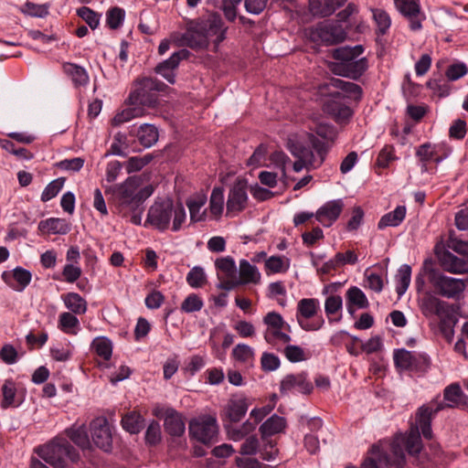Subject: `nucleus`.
Listing matches in <instances>:
<instances>
[{
    "label": "nucleus",
    "mask_w": 468,
    "mask_h": 468,
    "mask_svg": "<svg viewBox=\"0 0 468 468\" xmlns=\"http://www.w3.org/2000/svg\"><path fill=\"white\" fill-rule=\"evenodd\" d=\"M77 14L92 28L95 29L100 23L99 15L90 7L82 6L78 9Z\"/></svg>",
    "instance_id": "nucleus-61"
},
{
    "label": "nucleus",
    "mask_w": 468,
    "mask_h": 468,
    "mask_svg": "<svg viewBox=\"0 0 468 468\" xmlns=\"http://www.w3.org/2000/svg\"><path fill=\"white\" fill-rule=\"evenodd\" d=\"M186 282L192 288L203 287L207 282L205 270L200 266L193 267L186 275Z\"/></svg>",
    "instance_id": "nucleus-54"
},
{
    "label": "nucleus",
    "mask_w": 468,
    "mask_h": 468,
    "mask_svg": "<svg viewBox=\"0 0 468 468\" xmlns=\"http://www.w3.org/2000/svg\"><path fill=\"white\" fill-rule=\"evenodd\" d=\"M442 410V406L432 408L422 405L417 412L416 425L410 428L407 435L399 434L395 437L390 444L393 453L394 465L401 467L405 463L404 448L410 454H418L421 450L420 430L425 439L432 438L431 419L434 414Z\"/></svg>",
    "instance_id": "nucleus-2"
},
{
    "label": "nucleus",
    "mask_w": 468,
    "mask_h": 468,
    "mask_svg": "<svg viewBox=\"0 0 468 468\" xmlns=\"http://www.w3.org/2000/svg\"><path fill=\"white\" fill-rule=\"evenodd\" d=\"M248 182L243 178H237L230 186L227 199V215L235 216L245 209L248 203Z\"/></svg>",
    "instance_id": "nucleus-15"
},
{
    "label": "nucleus",
    "mask_w": 468,
    "mask_h": 468,
    "mask_svg": "<svg viewBox=\"0 0 468 468\" xmlns=\"http://www.w3.org/2000/svg\"><path fill=\"white\" fill-rule=\"evenodd\" d=\"M333 27L328 25H318L311 29L310 37L315 42L333 43L335 37L332 32Z\"/></svg>",
    "instance_id": "nucleus-53"
},
{
    "label": "nucleus",
    "mask_w": 468,
    "mask_h": 468,
    "mask_svg": "<svg viewBox=\"0 0 468 468\" xmlns=\"http://www.w3.org/2000/svg\"><path fill=\"white\" fill-rule=\"evenodd\" d=\"M19 357L17 350L11 344L4 345L0 349V359L6 365L16 364Z\"/></svg>",
    "instance_id": "nucleus-60"
},
{
    "label": "nucleus",
    "mask_w": 468,
    "mask_h": 468,
    "mask_svg": "<svg viewBox=\"0 0 468 468\" xmlns=\"http://www.w3.org/2000/svg\"><path fill=\"white\" fill-rule=\"evenodd\" d=\"M224 203L225 197L223 188H213L209 200V211L216 218L221 216L224 209Z\"/></svg>",
    "instance_id": "nucleus-46"
},
{
    "label": "nucleus",
    "mask_w": 468,
    "mask_h": 468,
    "mask_svg": "<svg viewBox=\"0 0 468 468\" xmlns=\"http://www.w3.org/2000/svg\"><path fill=\"white\" fill-rule=\"evenodd\" d=\"M138 176H129L122 183L104 186L106 195H111L116 208L122 217H130L134 225H142L144 202L154 191L152 185L141 186Z\"/></svg>",
    "instance_id": "nucleus-1"
},
{
    "label": "nucleus",
    "mask_w": 468,
    "mask_h": 468,
    "mask_svg": "<svg viewBox=\"0 0 468 468\" xmlns=\"http://www.w3.org/2000/svg\"><path fill=\"white\" fill-rule=\"evenodd\" d=\"M313 390L312 383L307 379L306 373L286 375L280 383V392L282 395L309 394Z\"/></svg>",
    "instance_id": "nucleus-18"
},
{
    "label": "nucleus",
    "mask_w": 468,
    "mask_h": 468,
    "mask_svg": "<svg viewBox=\"0 0 468 468\" xmlns=\"http://www.w3.org/2000/svg\"><path fill=\"white\" fill-rule=\"evenodd\" d=\"M231 355L235 361L244 365H250L254 360L255 352L252 347L246 344H238L233 348Z\"/></svg>",
    "instance_id": "nucleus-45"
},
{
    "label": "nucleus",
    "mask_w": 468,
    "mask_h": 468,
    "mask_svg": "<svg viewBox=\"0 0 468 468\" xmlns=\"http://www.w3.org/2000/svg\"><path fill=\"white\" fill-rule=\"evenodd\" d=\"M316 137L313 133L296 134L298 138L308 147L313 148L320 156L319 163L324 161V154L326 152V142L333 141L335 137V129L328 124L320 123L315 127Z\"/></svg>",
    "instance_id": "nucleus-11"
},
{
    "label": "nucleus",
    "mask_w": 468,
    "mask_h": 468,
    "mask_svg": "<svg viewBox=\"0 0 468 468\" xmlns=\"http://www.w3.org/2000/svg\"><path fill=\"white\" fill-rule=\"evenodd\" d=\"M68 435L78 446L83 449L90 446V439L85 425L73 426L68 430Z\"/></svg>",
    "instance_id": "nucleus-52"
},
{
    "label": "nucleus",
    "mask_w": 468,
    "mask_h": 468,
    "mask_svg": "<svg viewBox=\"0 0 468 468\" xmlns=\"http://www.w3.org/2000/svg\"><path fill=\"white\" fill-rule=\"evenodd\" d=\"M91 348L95 353L105 360H109L112 354V344L104 336L96 337L91 343Z\"/></svg>",
    "instance_id": "nucleus-50"
},
{
    "label": "nucleus",
    "mask_w": 468,
    "mask_h": 468,
    "mask_svg": "<svg viewBox=\"0 0 468 468\" xmlns=\"http://www.w3.org/2000/svg\"><path fill=\"white\" fill-rule=\"evenodd\" d=\"M217 278L219 281L218 284L228 282L234 280L237 273V265L231 256L217 258L214 261Z\"/></svg>",
    "instance_id": "nucleus-25"
},
{
    "label": "nucleus",
    "mask_w": 468,
    "mask_h": 468,
    "mask_svg": "<svg viewBox=\"0 0 468 468\" xmlns=\"http://www.w3.org/2000/svg\"><path fill=\"white\" fill-rule=\"evenodd\" d=\"M63 70L76 87L86 86L89 83V75L83 67L67 62L63 64Z\"/></svg>",
    "instance_id": "nucleus-37"
},
{
    "label": "nucleus",
    "mask_w": 468,
    "mask_h": 468,
    "mask_svg": "<svg viewBox=\"0 0 468 468\" xmlns=\"http://www.w3.org/2000/svg\"><path fill=\"white\" fill-rule=\"evenodd\" d=\"M189 433L204 444L213 442L218 434V424L216 417L202 415L192 420L189 423Z\"/></svg>",
    "instance_id": "nucleus-12"
},
{
    "label": "nucleus",
    "mask_w": 468,
    "mask_h": 468,
    "mask_svg": "<svg viewBox=\"0 0 468 468\" xmlns=\"http://www.w3.org/2000/svg\"><path fill=\"white\" fill-rule=\"evenodd\" d=\"M406 216V207L404 206H398L393 211L385 214L378 221V227L382 229L386 227L399 226Z\"/></svg>",
    "instance_id": "nucleus-41"
},
{
    "label": "nucleus",
    "mask_w": 468,
    "mask_h": 468,
    "mask_svg": "<svg viewBox=\"0 0 468 468\" xmlns=\"http://www.w3.org/2000/svg\"><path fill=\"white\" fill-rule=\"evenodd\" d=\"M78 314L62 312L58 320V328L67 335H77L80 330Z\"/></svg>",
    "instance_id": "nucleus-39"
},
{
    "label": "nucleus",
    "mask_w": 468,
    "mask_h": 468,
    "mask_svg": "<svg viewBox=\"0 0 468 468\" xmlns=\"http://www.w3.org/2000/svg\"><path fill=\"white\" fill-rule=\"evenodd\" d=\"M71 226L64 218H49L38 223V229L48 234L65 235L69 232Z\"/></svg>",
    "instance_id": "nucleus-30"
},
{
    "label": "nucleus",
    "mask_w": 468,
    "mask_h": 468,
    "mask_svg": "<svg viewBox=\"0 0 468 468\" xmlns=\"http://www.w3.org/2000/svg\"><path fill=\"white\" fill-rule=\"evenodd\" d=\"M289 267L290 260L284 256H271L265 261L267 274L285 272Z\"/></svg>",
    "instance_id": "nucleus-43"
},
{
    "label": "nucleus",
    "mask_w": 468,
    "mask_h": 468,
    "mask_svg": "<svg viewBox=\"0 0 468 468\" xmlns=\"http://www.w3.org/2000/svg\"><path fill=\"white\" fill-rule=\"evenodd\" d=\"M463 391L458 384H452L444 389V399L446 404L439 403L437 407L442 406L454 408L457 407L462 401Z\"/></svg>",
    "instance_id": "nucleus-47"
},
{
    "label": "nucleus",
    "mask_w": 468,
    "mask_h": 468,
    "mask_svg": "<svg viewBox=\"0 0 468 468\" xmlns=\"http://www.w3.org/2000/svg\"><path fill=\"white\" fill-rule=\"evenodd\" d=\"M2 399L0 407L3 410L17 408L24 401V396L18 391L16 384L11 378L5 379L1 387Z\"/></svg>",
    "instance_id": "nucleus-23"
},
{
    "label": "nucleus",
    "mask_w": 468,
    "mask_h": 468,
    "mask_svg": "<svg viewBox=\"0 0 468 468\" xmlns=\"http://www.w3.org/2000/svg\"><path fill=\"white\" fill-rule=\"evenodd\" d=\"M343 207L341 199L328 201L315 212V218L324 227H330L340 216Z\"/></svg>",
    "instance_id": "nucleus-22"
},
{
    "label": "nucleus",
    "mask_w": 468,
    "mask_h": 468,
    "mask_svg": "<svg viewBox=\"0 0 468 468\" xmlns=\"http://www.w3.org/2000/svg\"><path fill=\"white\" fill-rule=\"evenodd\" d=\"M364 51L361 45L345 47L335 50V57L339 60L333 68V71L340 76L358 79L368 68L366 58H358Z\"/></svg>",
    "instance_id": "nucleus-5"
},
{
    "label": "nucleus",
    "mask_w": 468,
    "mask_h": 468,
    "mask_svg": "<svg viewBox=\"0 0 468 468\" xmlns=\"http://www.w3.org/2000/svg\"><path fill=\"white\" fill-rule=\"evenodd\" d=\"M203 307V299L197 293H190L181 303L180 310L186 314H192L200 311Z\"/></svg>",
    "instance_id": "nucleus-56"
},
{
    "label": "nucleus",
    "mask_w": 468,
    "mask_h": 468,
    "mask_svg": "<svg viewBox=\"0 0 468 468\" xmlns=\"http://www.w3.org/2000/svg\"><path fill=\"white\" fill-rule=\"evenodd\" d=\"M35 452L54 468H66L67 458L71 461L78 458L75 449L66 440H57L38 446Z\"/></svg>",
    "instance_id": "nucleus-6"
},
{
    "label": "nucleus",
    "mask_w": 468,
    "mask_h": 468,
    "mask_svg": "<svg viewBox=\"0 0 468 468\" xmlns=\"http://www.w3.org/2000/svg\"><path fill=\"white\" fill-rule=\"evenodd\" d=\"M282 353L291 363H300L310 357L309 354L303 347L290 345L289 343L284 345Z\"/></svg>",
    "instance_id": "nucleus-51"
},
{
    "label": "nucleus",
    "mask_w": 468,
    "mask_h": 468,
    "mask_svg": "<svg viewBox=\"0 0 468 468\" xmlns=\"http://www.w3.org/2000/svg\"><path fill=\"white\" fill-rule=\"evenodd\" d=\"M397 10L406 17L419 15L420 4L418 0H394Z\"/></svg>",
    "instance_id": "nucleus-55"
},
{
    "label": "nucleus",
    "mask_w": 468,
    "mask_h": 468,
    "mask_svg": "<svg viewBox=\"0 0 468 468\" xmlns=\"http://www.w3.org/2000/svg\"><path fill=\"white\" fill-rule=\"evenodd\" d=\"M418 303L421 314L426 318L431 319L437 317L442 319L443 317H448L450 314V304L439 299L431 292L423 293Z\"/></svg>",
    "instance_id": "nucleus-16"
},
{
    "label": "nucleus",
    "mask_w": 468,
    "mask_h": 468,
    "mask_svg": "<svg viewBox=\"0 0 468 468\" xmlns=\"http://www.w3.org/2000/svg\"><path fill=\"white\" fill-rule=\"evenodd\" d=\"M329 85L336 90L325 101V111L337 122H346L352 116L351 104L360 100L362 90L359 85L340 79H332Z\"/></svg>",
    "instance_id": "nucleus-4"
},
{
    "label": "nucleus",
    "mask_w": 468,
    "mask_h": 468,
    "mask_svg": "<svg viewBox=\"0 0 468 468\" xmlns=\"http://www.w3.org/2000/svg\"><path fill=\"white\" fill-rule=\"evenodd\" d=\"M428 358L420 354L399 349L394 352V363L401 370L418 369L420 363H427Z\"/></svg>",
    "instance_id": "nucleus-19"
},
{
    "label": "nucleus",
    "mask_w": 468,
    "mask_h": 468,
    "mask_svg": "<svg viewBox=\"0 0 468 468\" xmlns=\"http://www.w3.org/2000/svg\"><path fill=\"white\" fill-rule=\"evenodd\" d=\"M128 150L129 144L127 135L122 132H118L113 137L110 152L107 153L105 156H108L110 154L125 156L128 153Z\"/></svg>",
    "instance_id": "nucleus-48"
},
{
    "label": "nucleus",
    "mask_w": 468,
    "mask_h": 468,
    "mask_svg": "<svg viewBox=\"0 0 468 468\" xmlns=\"http://www.w3.org/2000/svg\"><path fill=\"white\" fill-rule=\"evenodd\" d=\"M144 421V418L139 413L131 412L122 418V425L128 432L136 434L143 429Z\"/></svg>",
    "instance_id": "nucleus-49"
},
{
    "label": "nucleus",
    "mask_w": 468,
    "mask_h": 468,
    "mask_svg": "<svg viewBox=\"0 0 468 468\" xmlns=\"http://www.w3.org/2000/svg\"><path fill=\"white\" fill-rule=\"evenodd\" d=\"M285 427V419L274 414L261 425L260 431L262 437H268L282 432Z\"/></svg>",
    "instance_id": "nucleus-38"
},
{
    "label": "nucleus",
    "mask_w": 468,
    "mask_h": 468,
    "mask_svg": "<svg viewBox=\"0 0 468 468\" xmlns=\"http://www.w3.org/2000/svg\"><path fill=\"white\" fill-rule=\"evenodd\" d=\"M201 25L202 27L206 28L204 32L207 35V42H209L210 38L215 37L213 41L218 46L225 39L226 28L223 27V22L219 16L212 15Z\"/></svg>",
    "instance_id": "nucleus-28"
},
{
    "label": "nucleus",
    "mask_w": 468,
    "mask_h": 468,
    "mask_svg": "<svg viewBox=\"0 0 468 468\" xmlns=\"http://www.w3.org/2000/svg\"><path fill=\"white\" fill-rule=\"evenodd\" d=\"M343 300L340 295H331L325 299L324 312L330 322L340 321Z\"/></svg>",
    "instance_id": "nucleus-42"
},
{
    "label": "nucleus",
    "mask_w": 468,
    "mask_h": 468,
    "mask_svg": "<svg viewBox=\"0 0 468 468\" xmlns=\"http://www.w3.org/2000/svg\"><path fill=\"white\" fill-rule=\"evenodd\" d=\"M287 145L291 154L297 158L293 163L295 172H301L303 168L316 167L322 164L315 160L312 149L305 145L297 135H291Z\"/></svg>",
    "instance_id": "nucleus-14"
},
{
    "label": "nucleus",
    "mask_w": 468,
    "mask_h": 468,
    "mask_svg": "<svg viewBox=\"0 0 468 468\" xmlns=\"http://www.w3.org/2000/svg\"><path fill=\"white\" fill-rule=\"evenodd\" d=\"M321 310L320 302L315 298H303L297 303L296 319L304 331H317L324 324V318L317 314Z\"/></svg>",
    "instance_id": "nucleus-8"
},
{
    "label": "nucleus",
    "mask_w": 468,
    "mask_h": 468,
    "mask_svg": "<svg viewBox=\"0 0 468 468\" xmlns=\"http://www.w3.org/2000/svg\"><path fill=\"white\" fill-rule=\"evenodd\" d=\"M151 156L145 155L144 157L133 156L126 162V171L128 174L140 171L151 161Z\"/></svg>",
    "instance_id": "nucleus-64"
},
{
    "label": "nucleus",
    "mask_w": 468,
    "mask_h": 468,
    "mask_svg": "<svg viewBox=\"0 0 468 468\" xmlns=\"http://www.w3.org/2000/svg\"><path fill=\"white\" fill-rule=\"evenodd\" d=\"M145 114V111L143 107L137 105H132L121 112H118L112 120L113 126H120L124 122H128L133 119L142 117Z\"/></svg>",
    "instance_id": "nucleus-40"
},
{
    "label": "nucleus",
    "mask_w": 468,
    "mask_h": 468,
    "mask_svg": "<svg viewBox=\"0 0 468 468\" xmlns=\"http://www.w3.org/2000/svg\"><path fill=\"white\" fill-rule=\"evenodd\" d=\"M164 84L152 78H144L136 83L129 96L132 105L155 107L158 102L157 92L163 90Z\"/></svg>",
    "instance_id": "nucleus-10"
},
{
    "label": "nucleus",
    "mask_w": 468,
    "mask_h": 468,
    "mask_svg": "<svg viewBox=\"0 0 468 468\" xmlns=\"http://www.w3.org/2000/svg\"><path fill=\"white\" fill-rule=\"evenodd\" d=\"M238 271L239 274H236L234 280L218 284L217 287L221 290L231 291L239 286L257 285L261 283V274L259 269L249 261L245 259L240 260Z\"/></svg>",
    "instance_id": "nucleus-13"
},
{
    "label": "nucleus",
    "mask_w": 468,
    "mask_h": 468,
    "mask_svg": "<svg viewBox=\"0 0 468 468\" xmlns=\"http://www.w3.org/2000/svg\"><path fill=\"white\" fill-rule=\"evenodd\" d=\"M452 150L444 143L438 144H431L430 143L420 145L417 149L416 155L421 162L422 171L427 170V163L434 161L436 164H440L446 158H448Z\"/></svg>",
    "instance_id": "nucleus-17"
},
{
    "label": "nucleus",
    "mask_w": 468,
    "mask_h": 468,
    "mask_svg": "<svg viewBox=\"0 0 468 468\" xmlns=\"http://www.w3.org/2000/svg\"><path fill=\"white\" fill-rule=\"evenodd\" d=\"M373 17L378 26V32L382 35L386 34L391 25L388 14L382 9H375L373 10Z\"/></svg>",
    "instance_id": "nucleus-59"
},
{
    "label": "nucleus",
    "mask_w": 468,
    "mask_h": 468,
    "mask_svg": "<svg viewBox=\"0 0 468 468\" xmlns=\"http://www.w3.org/2000/svg\"><path fill=\"white\" fill-rule=\"evenodd\" d=\"M249 399L244 395H235L230 398L226 407V413L231 421L240 420L249 408Z\"/></svg>",
    "instance_id": "nucleus-27"
},
{
    "label": "nucleus",
    "mask_w": 468,
    "mask_h": 468,
    "mask_svg": "<svg viewBox=\"0 0 468 468\" xmlns=\"http://www.w3.org/2000/svg\"><path fill=\"white\" fill-rule=\"evenodd\" d=\"M130 134L134 135L138 138L140 144L144 148H149L153 146L158 140V131L157 129L148 123L142 124L138 129L137 132L134 133L133 128L130 130Z\"/></svg>",
    "instance_id": "nucleus-33"
},
{
    "label": "nucleus",
    "mask_w": 468,
    "mask_h": 468,
    "mask_svg": "<svg viewBox=\"0 0 468 468\" xmlns=\"http://www.w3.org/2000/svg\"><path fill=\"white\" fill-rule=\"evenodd\" d=\"M6 276V272H4L2 275L3 279L9 284V286L16 292L24 291L26 287L30 283L32 279L31 272L22 267H16L12 271V277L15 281V283H9L5 279Z\"/></svg>",
    "instance_id": "nucleus-36"
},
{
    "label": "nucleus",
    "mask_w": 468,
    "mask_h": 468,
    "mask_svg": "<svg viewBox=\"0 0 468 468\" xmlns=\"http://www.w3.org/2000/svg\"><path fill=\"white\" fill-rule=\"evenodd\" d=\"M125 12L120 7L111 8L107 12L106 22L112 29L120 27L124 20Z\"/></svg>",
    "instance_id": "nucleus-58"
},
{
    "label": "nucleus",
    "mask_w": 468,
    "mask_h": 468,
    "mask_svg": "<svg viewBox=\"0 0 468 468\" xmlns=\"http://www.w3.org/2000/svg\"><path fill=\"white\" fill-rule=\"evenodd\" d=\"M164 426L165 431L172 436H181L186 430L182 415L174 409L166 410Z\"/></svg>",
    "instance_id": "nucleus-31"
},
{
    "label": "nucleus",
    "mask_w": 468,
    "mask_h": 468,
    "mask_svg": "<svg viewBox=\"0 0 468 468\" xmlns=\"http://www.w3.org/2000/svg\"><path fill=\"white\" fill-rule=\"evenodd\" d=\"M61 301L69 313L78 315L86 314L88 310L87 301L78 292H67L61 295Z\"/></svg>",
    "instance_id": "nucleus-32"
},
{
    "label": "nucleus",
    "mask_w": 468,
    "mask_h": 468,
    "mask_svg": "<svg viewBox=\"0 0 468 468\" xmlns=\"http://www.w3.org/2000/svg\"><path fill=\"white\" fill-rule=\"evenodd\" d=\"M263 323L266 325L263 335L268 344L277 350H281L282 346L291 342L290 325L285 323L280 314L276 312L268 313L263 318Z\"/></svg>",
    "instance_id": "nucleus-7"
},
{
    "label": "nucleus",
    "mask_w": 468,
    "mask_h": 468,
    "mask_svg": "<svg viewBox=\"0 0 468 468\" xmlns=\"http://www.w3.org/2000/svg\"><path fill=\"white\" fill-rule=\"evenodd\" d=\"M206 203L207 196L202 193L186 199V204L189 209L191 222L197 223L206 219V209H204Z\"/></svg>",
    "instance_id": "nucleus-29"
},
{
    "label": "nucleus",
    "mask_w": 468,
    "mask_h": 468,
    "mask_svg": "<svg viewBox=\"0 0 468 468\" xmlns=\"http://www.w3.org/2000/svg\"><path fill=\"white\" fill-rule=\"evenodd\" d=\"M122 165L120 161L114 160L107 164L105 169V181L109 184L116 181L121 175Z\"/></svg>",
    "instance_id": "nucleus-62"
},
{
    "label": "nucleus",
    "mask_w": 468,
    "mask_h": 468,
    "mask_svg": "<svg viewBox=\"0 0 468 468\" xmlns=\"http://www.w3.org/2000/svg\"><path fill=\"white\" fill-rule=\"evenodd\" d=\"M64 183L65 179L59 177L48 184L41 194V200L47 202L54 198L63 188Z\"/></svg>",
    "instance_id": "nucleus-57"
},
{
    "label": "nucleus",
    "mask_w": 468,
    "mask_h": 468,
    "mask_svg": "<svg viewBox=\"0 0 468 468\" xmlns=\"http://www.w3.org/2000/svg\"><path fill=\"white\" fill-rule=\"evenodd\" d=\"M394 465V460L389 459L384 452L383 443L373 445L367 458L362 463L361 468H384Z\"/></svg>",
    "instance_id": "nucleus-26"
},
{
    "label": "nucleus",
    "mask_w": 468,
    "mask_h": 468,
    "mask_svg": "<svg viewBox=\"0 0 468 468\" xmlns=\"http://www.w3.org/2000/svg\"><path fill=\"white\" fill-rule=\"evenodd\" d=\"M441 265L445 271L451 273L468 272V263L466 261L458 258L451 252H446L441 257Z\"/></svg>",
    "instance_id": "nucleus-34"
},
{
    "label": "nucleus",
    "mask_w": 468,
    "mask_h": 468,
    "mask_svg": "<svg viewBox=\"0 0 468 468\" xmlns=\"http://www.w3.org/2000/svg\"><path fill=\"white\" fill-rule=\"evenodd\" d=\"M22 11L31 16L44 17L48 14V5L27 2L24 5Z\"/></svg>",
    "instance_id": "nucleus-63"
},
{
    "label": "nucleus",
    "mask_w": 468,
    "mask_h": 468,
    "mask_svg": "<svg viewBox=\"0 0 468 468\" xmlns=\"http://www.w3.org/2000/svg\"><path fill=\"white\" fill-rule=\"evenodd\" d=\"M411 278V268L408 264H403L396 275V292L399 296L403 295L409 288Z\"/></svg>",
    "instance_id": "nucleus-44"
},
{
    "label": "nucleus",
    "mask_w": 468,
    "mask_h": 468,
    "mask_svg": "<svg viewBox=\"0 0 468 468\" xmlns=\"http://www.w3.org/2000/svg\"><path fill=\"white\" fill-rule=\"evenodd\" d=\"M423 271L437 292L443 297L456 298L466 287L465 282L463 279L446 276L433 268L424 267Z\"/></svg>",
    "instance_id": "nucleus-9"
},
{
    "label": "nucleus",
    "mask_w": 468,
    "mask_h": 468,
    "mask_svg": "<svg viewBox=\"0 0 468 468\" xmlns=\"http://www.w3.org/2000/svg\"><path fill=\"white\" fill-rule=\"evenodd\" d=\"M90 428L94 443L105 452L109 451L112 445V434L107 420L96 419L91 422Z\"/></svg>",
    "instance_id": "nucleus-20"
},
{
    "label": "nucleus",
    "mask_w": 468,
    "mask_h": 468,
    "mask_svg": "<svg viewBox=\"0 0 468 468\" xmlns=\"http://www.w3.org/2000/svg\"><path fill=\"white\" fill-rule=\"evenodd\" d=\"M346 308L350 314H354L355 306L358 309H364L368 306V301L366 294L356 286L349 288L346 294Z\"/></svg>",
    "instance_id": "nucleus-35"
},
{
    "label": "nucleus",
    "mask_w": 468,
    "mask_h": 468,
    "mask_svg": "<svg viewBox=\"0 0 468 468\" xmlns=\"http://www.w3.org/2000/svg\"><path fill=\"white\" fill-rule=\"evenodd\" d=\"M204 29L206 28L202 27L201 23L189 27L182 35L180 44L194 49L207 48V35L205 34Z\"/></svg>",
    "instance_id": "nucleus-24"
},
{
    "label": "nucleus",
    "mask_w": 468,
    "mask_h": 468,
    "mask_svg": "<svg viewBox=\"0 0 468 468\" xmlns=\"http://www.w3.org/2000/svg\"><path fill=\"white\" fill-rule=\"evenodd\" d=\"M185 49L174 52L169 58L159 63L155 68V72L165 79L169 83L176 82L175 70L178 67L180 61L187 56Z\"/></svg>",
    "instance_id": "nucleus-21"
},
{
    "label": "nucleus",
    "mask_w": 468,
    "mask_h": 468,
    "mask_svg": "<svg viewBox=\"0 0 468 468\" xmlns=\"http://www.w3.org/2000/svg\"><path fill=\"white\" fill-rule=\"evenodd\" d=\"M186 210L182 203L171 199H158L150 206L144 227H151L159 231L171 229L177 232L186 223Z\"/></svg>",
    "instance_id": "nucleus-3"
}]
</instances>
